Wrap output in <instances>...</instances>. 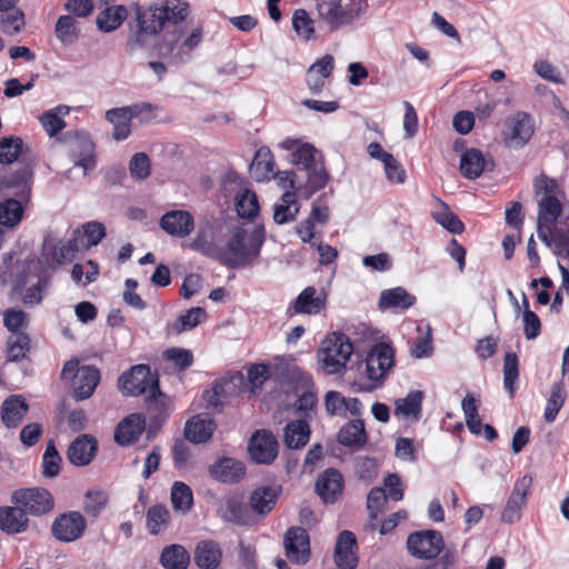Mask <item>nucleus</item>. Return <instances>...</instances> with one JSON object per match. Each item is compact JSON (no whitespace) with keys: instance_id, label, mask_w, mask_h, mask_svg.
<instances>
[{"instance_id":"f257e3e1","label":"nucleus","mask_w":569,"mask_h":569,"mask_svg":"<svg viewBox=\"0 0 569 569\" xmlns=\"http://www.w3.org/2000/svg\"><path fill=\"white\" fill-rule=\"evenodd\" d=\"M131 9L136 13L137 28L127 41L129 52L143 48L148 36L159 34L166 26L178 24L189 14V3L184 0H164L148 8L134 3Z\"/></svg>"},{"instance_id":"f03ea898","label":"nucleus","mask_w":569,"mask_h":569,"mask_svg":"<svg viewBox=\"0 0 569 569\" xmlns=\"http://www.w3.org/2000/svg\"><path fill=\"white\" fill-rule=\"evenodd\" d=\"M264 240L266 231L262 224L256 226L251 231L236 227L226 247H219L216 260L231 269L249 266L260 256Z\"/></svg>"},{"instance_id":"7ed1b4c3","label":"nucleus","mask_w":569,"mask_h":569,"mask_svg":"<svg viewBox=\"0 0 569 569\" xmlns=\"http://www.w3.org/2000/svg\"><path fill=\"white\" fill-rule=\"evenodd\" d=\"M203 40V30L198 27L189 34H184L182 29H174L172 32L163 34L159 43V54L168 63L180 66L192 59V52Z\"/></svg>"},{"instance_id":"20e7f679","label":"nucleus","mask_w":569,"mask_h":569,"mask_svg":"<svg viewBox=\"0 0 569 569\" xmlns=\"http://www.w3.org/2000/svg\"><path fill=\"white\" fill-rule=\"evenodd\" d=\"M353 352V345L342 332H332L322 341L318 359L322 370L328 375H340L345 371Z\"/></svg>"},{"instance_id":"39448f33","label":"nucleus","mask_w":569,"mask_h":569,"mask_svg":"<svg viewBox=\"0 0 569 569\" xmlns=\"http://www.w3.org/2000/svg\"><path fill=\"white\" fill-rule=\"evenodd\" d=\"M366 377L368 383L361 387L363 391H373L385 383L395 366V350L386 342L375 343L368 351L366 359Z\"/></svg>"},{"instance_id":"423d86ee","label":"nucleus","mask_w":569,"mask_h":569,"mask_svg":"<svg viewBox=\"0 0 569 569\" xmlns=\"http://www.w3.org/2000/svg\"><path fill=\"white\" fill-rule=\"evenodd\" d=\"M118 387L127 397L160 393L158 373L153 372L149 365H136L124 371L118 379Z\"/></svg>"},{"instance_id":"0eeeda50","label":"nucleus","mask_w":569,"mask_h":569,"mask_svg":"<svg viewBox=\"0 0 569 569\" xmlns=\"http://www.w3.org/2000/svg\"><path fill=\"white\" fill-rule=\"evenodd\" d=\"M319 18L325 21L331 31L350 26L361 12L360 3L349 2L342 4L340 0H322L317 4Z\"/></svg>"},{"instance_id":"6e6552de","label":"nucleus","mask_w":569,"mask_h":569,"mask_svg":"<svg viewBox=\"0 0 569 569\" xmlns=\"http://www.w3.org/2000/svg\"><path fill=\"white\" fill-rule=\"evenodd\" d=\"M11 502L21 507L26 516L34 517L43 516L54 507L51 492L40 487L14 490L11 495Z\"/></svg>"},{"instance_id":"1a4fd4ad","label":"nucleus","mask_w":569,"mask_h":569,"mask_svg":"<svg viewBox=\"0 0 569 569\" xmlns=\"http://www.w3.org/2000/svg\"><path fill=\"white\" fill-rule=\"evenodd\" d=\"M407 548L418 559H435L445 551V542L437 530L416 531L408 536Z\"/></svg>"},{"instance_id":"9d476101","label":"nucleus","mask_w":569,"mask_h":569,"mask_svg":"<svg viewBox=\"0 0 569 569\" xmlns=\"http://www.w3.org/2000/svg\"><path fill=\"white\" fill-rule=\"evenodd\" d=\"M87 520L79 511L58 515L51 525V535L60 542H74L86 532Z\"/></svg>"},{"instance_id":"9b49d317","label":"nucleus","mask_w":569,"mask_h":569,"mask_svg":"<svg viewBox=\"0 0 569 569\" xmlns=\"http://www.w3.org/2000/svg\"><path fill=\"white\" fill-rule=\"evenodd\" d=\"M70 140V156L74 161V166L83 169L84 172L96 168V144L90 134L86 131H73L67 133Z\"/></svg>"},{"instance_id":"f8f14e48","label":"nucleus","mask_w":569,"mask_h":569,"mask_svg":"<svg viewBox=\"0 0 569 569\" xmlns=\"http://www.w3.org/2000/svg\"><path fill=\"white\" fill-rule=\"evenodd\" d=\"M562 212V204L555 194L543 196L538 202L537 236L550 246L552 226Z\"/></svg>"},{"instance_id":"ddd939ff","label":"nucleus","mask_w":569,"mask_h":569,"mask_svg":"<svg viewBox=\"0 0 569 569\" xmlns=\"http://www.w3.org/2000/svg\"><path fill=\"white\" fill-rule=\"evenodd\" d=\"M278 447L277 438L270 431L258 430L251 436L248 450L257 463L270 465L278 456Z\"/></svg>"},{"instance_id":"4468645a","label":"nucleus","mask_w":569,"mask_h":569,"mask_svg":"<svg viewBox=\"0 0 569 569\" xmlns=\"http://www.w3.org/2000/svg\"><path fill=\"white\" fill-rule=\"evenodd\" d=\"M287 558L298 565H305L310 558V540L308 531L301 527H291L284 535Z\"/></svg>"},{"instance_id":"2eb2a0df","label":"nucleus","mask_w":569,"mask_h":569,"mask_svg":"<svg viewBox=\"0 0 569 569\" xmlns=\"http://www.w3.org/2000/svg\"><path fill=\"white\" fill-rule=\"evenodd\" d=\"M506 126L509 130L506 133V141L513 148H522L535 132L533 119L525 111H519L509 118Z\"/></svg>"},{"instance_id":"dca6fc26","label":"nucleus","mask_w":569,"mask_h":569,"mask_svg":"<svg viewBox=\"0 0 569 569\" xmlns=\"http://www.w3.org/2000/svg\"><path fill=\"white\" fill-rule=\"evenodd\" d=\"M532 483V478L523 476L516 481L507 503L501 512V520L507 523H513L519 520L521 509L526 505L527 496Z\"/></svg>"},{"instance_id":"f3484780","label":"nucleus","mask_w":569,"mask_h":569,"mask_svg":"<svg viewBox=\"0 0 569 569\" xmlns=\"http://www.w3.org/2000/svg\"><path fill=\"white\" fill-rule=\"evenodd\" d=\"M345 481L341 472L335 468L322 471L316 481L315 489L326 503H333L342 495Z\"/></svg>"},{"instance_id":"a211bd4d","label":"nucleus","mask_w":569,"mask_h":569,"mask_svg":"<svg viewBox=\"0 0 569 569\" xmlns=\"http://www.w3.org/2000/svg\"><path fill=\"white\" fill-rule=\"evenodd\" d=\"M159 224L168 234L184 238L193 231L194 219L187 210H170L160 218Z\"/></svg>"},{"instance_id":"6ab92c4d","label":"nucleus","mask_w":569,"mask_h":569,"mask_svg":"<svg viewBox=\"0 0 569 569\" xmlns=\"http://www.w3.org/2000/svg\"><path fill=\"white\" fill-rule=\"evenodd\" d=\"M459 168L465 178L475 180L485 171H492L495 162L490 156L486 157L479 149L471 148L462 153Z\"/></svg>"},{"instance_id":"aec40b11","label":"nucleus","mask_w":569,"mask_h":569,"mask_svg":"<svg viewBox=\"0 0 569 569\" xmlns=\"http://www.w3.org/2000/svg\"><path fill=\"white\" fill-rule=\"evenodd\" d=\"M327 298L323 295H317L315 287L305 288L288 307L287 315H318L326 308Z\"/></svg>"},{"instance_id":"412c9836","label":"nucleus","mask_w":569,"mask_h":569,"mask_svg":"<svg viewBox=\"0 0 569 569\" xmlns=\"http://www.w3.org/2000/svg\"><path fill=\"white\" fill-rule=\"evenodd\" d=\"M357 539L353 532L339 533L335 548V562L339 569H355L358 565Z\"/></svg>"},{"instance_id":"4be33fe9","label":"nucleus","mask_w":569,"mask_h":569,"mask_svg":"<svg viewBox=\"0 0 569 569\" xmlns=\"http://www.w3.org/2000/svg\"><path fill=\"white\" fill-rule=\"evenodd\" d=\"M98 442L91 435L78 436L68 447L67 458L71 465L83 467L89 465L96 457Z\"/></svg>"},{"instance_id":"5701e85b","label":"nucleus","mask_w":569,"mask_h":569,"mask_svg":"<svg viewBox=\"0 0 569 569\" xmlns=\"http://www.w3.org/2000/svg\"><path fill=\"white\" fill-rule=\"evenodd\" d=\"M146 428V418L132 413L123 418L114 430V441L120 446H130L138 441Z\"/></svg>"},{"instance_id":"b1692460","label":"nucleus","mask_w":569,"mask_h":569,"mask_svg":"<svg viewBox=\"0 0 569 569\" xmlns=\"http://www.w3.org/2000/svg\"><path fill=\"white\" fill-rule=\"evenodd\" d=\"M100 382V371L93 366H82L73 378V397L86 400L92 396Z\"/></svg>"},{"instance_id":"393cba45","label":"nucleus","mask_w":569,"mask_h":569,"mask_svg":"<svg viewBox=\"0 0 569 569\" xmlns=\"http://www.w3.org/2000/svg\"><path fill=\"white\" fill-rule=\"evenodd\" d=\"M209 471L211 477L217 481L237 483L243 478L246 467L241 461L226 457L210 466Z\"/></svg>"},{"instance_id":"a878e982","label":"nucleus","mask_w":569,"mask_h":569,"mask_svg":"<svg viewBox=\"0 0 569 569\" xmlns=\"http://www.w3.org/2000/svg\"><path fill=\"white\" fill-rule=\"evenodd\" d=\"M138 107L113 108L106 112V119L113 126L112 137L117 141L126 140L131 133V120Z\"/></svg>"},{"instance_id":"bb28decb","label":"nucleus","mask_w":569,"mask_h":569,"mask_svg":"<svg viewBox=\"0 0 569 569\" xmlns=\"http://www.w3.org/2000/svg\"><path fill=\"white\" fill-rule=\"evenodd\" d=\"M29 528L28 516L18 506L0 507V530L7 535H17Z\"/></svg>"},{"instance_id":"cd10ccee","label":"nucleus","mask_w":569,"mask_h":569,"mask_svg":"<svg viewBox=\"0 0 569 569\" xmlns=\"http://www.w3.org/2000/svg\"><path fill=\"white\" fill-rule=\"evenodd\" d=\"M28 411L26 399L21 395H11L1 405V420L7 428H17Z\"/></svg>"},{"instance_id":"c85d7f7f","label":"nucleus","mask_w":569,"mask_h":569,"mask_svg":"<svg viewBox=\"0 0 569 569\" xmlns=\"http://www.w3.org/2000/svg\"><path fill=\"white\" fill-rule=\"evenodd\" d=\"M222 559L220 545L214 540H201L194 549V562L201 569H216Z\"/></svg>"},{"instance_id":"c756f323","label":"nucleus","mask_w":569,"mask_h":569,"mask_svg":"<svg viewBox=\"0 0 569 569\" xmlns=\"http://www.w3.org/2000/svg\"><path fill=\"white\" fill-rule=\"evenodd\" d=\"M338 442L348 448H361L368 441L365 422L355 419L342 426L337 436Z\"/></svg>"},{"instance_id":"7c9ffc66","label":"nucleus","mask_w":569,"mask_h":569,"mask_svg":"<svg viewBox=\"0 0 569 569\" xmlns=\"http://www.w3.org/2000/svg\"><path fill=\"white\" fill-rule=\"evenodd\" d=\"M276 163L273 154L268 147H261L257 150L250 164V172L259 182L269 181L274 176Z\"/></svg>"},{"instance_id":"2f4dec72","label":"nucleus","mask_w":569,"mask_h":569,"mask_svg":"<svg viewBox=\"0 0 569 569\" xmlns=\"http://www.w3.org/2000/svg\"><path fill=\"white\" fill-rule=\"evenodd\" d=\"M214 427L212 419L193 416L186 422L184 437L190 442L203 443L211 438Z\"/></svg>"},{"instance_id":"473e14b6","label":"nucleus","mask_w":569,"mask_h":569,"mask_svg":"<svg viewBox=\"0 0 569 569\" xmlns=\"http://www.w3.org/2000/svg\"><path fill=\"white\" fill-rule=\"evenodd\" d=\"M416 303V297L402 287L386 289L380 293L379 309L407 310Z\"/></svg>"},{"instance_id":"72a5a7b5","label":"nucleus","mask_w":569,"mask_h":569,"mask_svg":"<svg viewBox=\"0 0 569 569\" xmlns=\"http://www.w3.org/2000/svg\"><path fill=\"white\" fill-rule=\"evenodd\" d=\"M423 397L425 395L421 390H411L405 398L396 400L395 415L415 421L420 420Z\"/></svg>"},{"instance_id":"f704fd0d","label":"nucleus","mask_w":569,"mask_h":569,"mask_svg":"<svg viewBox=\"0 0 569 569\" xmlns=\"http://www.w3.org/2000/svg\"><path fill=\"white\" fill-rule=\"evenodd\" d=\"M279 495L280 490L276 487H259L251 493L250 506L254 512L267 515L276 506Z\"/></svg>"},{"instance_id":"c9c22d12","label":"nucleus","mask_w":569,"mask_h":569,"mask_svg":"<svg viewBox=\"0 0 569 569\" xmlns=\"http://www.w3.org/2000/svg\"><path fill=\"white\" fill-rule=\"evenodd\" d=\"M306 182L303 184L298 186L301 196L306 199H309L312 194L323 189L330 179V176L326 170L323 162L306 171Z\"/></svg>"},{"instance_id":"e433bc0d","label":"nucleus","mask_w":569,"mask_h":569,"mask_svg":"<svg viewBox=\"0 0 569 569\" xmlns=\"http://www.w3.org/2000/svg\"><path fill=\"white\" fill-rule=\"evenodd\" d=\"M212 230L213 224L210 221L201 222L191 242V248L216 260L219 246L213 242Z\"/></svg>"},{"instance_id":"4c0bfd02","label":"nucleus","mask_w":569,"mask_h":569,"mask_svg":"<svg viewBox=\"0 0 569 569\" xmlns=\"http://www.w3.org/2000/svg\"><path fill=\"white\" fill-rule=\"evenodd\" d=\"M310 437L309 425L303 420H293L287 423L283 433L284 445L290 449H300L306 446Z\"/></svg>"},{"instance_id":"58836bf2","label":"nucleus","mask_w":569,"mask_h":569,"mask_svg":"<svg viewBox=\"0 0 569 569\" xmlns=\"http://www.w3.org/2000/svg\"><path fill=\"white\" fill-rule=\"evenodd\" d=\"M160 563L166 569H187L190 563V555L181 545H170L163 548Z\"/></svg>"},{"instance_id":"ea45409f","label":"nucleus","mask_w":569,"mask_h":569,"mask_svg":"<svg viewBox=\"0 0 569 569\" xmlns=\"http://www.w3.org/2000/svg\"><path fill=\"white\" fill-rule=\"evenodd\" d=\"M146 401L151 423L160 427L170 415L168 397L160 390L159 395L148 393Z\"/></svg>"},{"instance_id":"a19ab883","label":"nucleus","mask_w":569,"mask_h":569,"mask_svg":"<svg viewBox=\"0 0 569 569\" xmlns=\"http://www.w3.org/2000/svg\"><path fill=\"white\" fill-rule=\"evenodd\" d=\"M128 16V9L120 4L107 7L97 17V26L102 32H111L118 29Z\"/></svg>"},{"instance_id":"79ce46f5","label":"nucleus","mask_w":569,"mask_h":569,"mask_svg":"<svg viewBox=\"0 0 569 569\" xmlns=\"http://www.w3.org/2000/svg\"><path fill=\"white\" fill-rule=\"evenodd\" d=\"M222 518L236 525L249 523V511L239 496L227 497L223 502Z\"/></svg>"},{"instance_id":"37998d69","label":"nucleus","mask_w":569,"mask_h":569,"mask_svg":"<svg viewBox=\"0 0 569 569\" xmlns=\"http://www.w3.org/2000/svg\"><path fill=\"white\" fill-rule=\"evenodd\" d=\"M433 220L453 234H460L465 231V224L459 217L453 213L447 203L438 199L437 210L432 212Z\"/></svg>"},{"instance_id":"c03bdc74","label":"nucleus","mask_w":569,"mask_h":569,"mask_svg":"<svg viewBox=\"0 0 569 569\" xmlns=\"http://www.w3.org/2000/svg\"><path fill=\"white\" fill-rule=\"evenodd\" d=\"M299 212V207L293 191L284 192L281 202L274 204L273 220L278 224H284L293 221Z\"/></svg>"},{"instance_id":"a18cd8bd","label":"nucleus","mask_w":569,"mask_h":569,"mask_svg":"<svg viewBox=\"0 0 569 569\" xmlns=\"http://www.w3.org/2000/svg\"><path fill=\"white\" fill-rule=\"evenodd\" d=\"M31 348L30 337L24 332L10 335L7 345L6 353L7 360L17 362L27 357Z\"/></svg>"},{"instance_id":"49530a36","label":"nucleus","mask_w":569,"mask_h":569,"mask_svg":"<svg viewBox=\"0 0 569 569\" xmlns=\"http://www.w3.org/2000/svg\"><path fill=\"white\" fill-rule=\"evenodd\" d=\"M318 156L320 153L312 144L301 143L291 152V162L298 171L306 172L322 162L317 159Z\"/></svg>"},{"instance_id":"de8ad7c7","label":"nucleus","mask_w":569,"mask_h":569,"mask_svg":"<svg viewBox=\"0 0 569 569\" xmlns=\"http://www.w3.org/2000/svg\"><path fill=\"white\" fill-rule=\"evenodd\" d=\"M234 204L237 213L243 219H253L259 213V202L256 192L242 189L236 194Z\"/></svg>"},{"instance_id":"09e8293b","label":"nucleus","mask_w":569,"mask_h":569,"mask_svg":"<svg viewBox=\"0 0 569 569\" xmlns=\"http://www.w3.org/2000/svg\"><path fill=\"white\" fill-rule=\"evenodd\" d=\"M56 37L63 44H73L79 39L80 29L71 14L60 16L54 27Z\"/></svg>"},{"instance_id":"8fccbe9b","label":"nucleus","mask_w":569,"mask_h":569,"mask_svg":"<svg viewBox=\"0 0 569 569\" xmlns=\"http://www.w3.org/2000/svg\"><path fill=\"white\" fill-rule=\"evenodd\" d=\"M519 378V359L515 352H507L503 358V388L510 398L515 396Z\"/></svg>"},{"instance_id":"3c124183","label":"nucleus","mask_w":569,"mask_h":569,"mask_svg":"<svg viewBox=\"0 0 569 569\" xmlns=\"http://www.w3.org/2000/svg\"><path fill=\"white\" fill-rule=\"evenodd\" d=\"M31 179V171L28 168H22L7 177L1 186L3 188L17 189L16 196L20 199H28L30 193L29 181Z\"/></svg>"},{"instance_id":"603ef678","label":"nucleus","mask_w":569,"mask_h":569,"mask_svg":"<svg viewBox=\"0 0 569 569\" xmlns=\"http://www.w3.org/2000/svg\"><path fill=\"white\" fill-rule=\"evenodd\" d=\"M21 200L9 198L0 202V224L14 227L21 221L23 214Z\"/></svg>"},{"instance_id":"864d4df0","label":"nucleus","mask_w":569,"mask_h":569,"mask_svg":"<svg viewBox=\"0 0 569 569\" xmlns=\"http://www.w3.org/2000/svg\"><path fill=\"white\" fill-rule=\"evenodd\" d=\"M62 458L59 455L54 440L47 442L44 453L42 456V476L44 478H54L60 473Z\"/></svg>"},{"instance_id":"5fc2aeb1","label":"nucleus","mask_w":569,"mask_h":569,"mask_svg":"<svg viewBox=\"0 0 569 569\" xmlns=\"http://www.w3.org/2000/svg\"><path fill=\"white\" fill-rule=\"evenodd\" d=\"M292 28L297 36L305 40H312L316 38L315 21L309 16L307 10L300 8L295 10L292 14Z\"/></svg>"},{"instance_id":"6e6d98bb","label":"nucleus","mask_w":569,"mask_h":569,"mask_svg":"<svg viewBox=\"0 0 569 569\" xmlns=\"http://www.w3.org/2000/svg\"><path fill=\"white\" fill-rule=\"evenodd\" d=\"M169 520L170 512L163 505L151 506L147 511V528L151 535H159Z\"/></svg>"},{"instance_id":"4d7b16f0","label":"nucleus","mask_w":569,"mask_h":569,"mask_svg":"<svg viewBox=\"0 0 569 569\" xmlns=\"http://www.w3.org/2000/svg\"><path fill=\"white\" fill-rule=\"evenodd\" d=\"M207 318L206 310L201 307H193L180 315L179 318L172 323V329L176 333H181L187 330H192Z\"/></svg>"},{"instance_id":"13d9d810","label":"nucleus","mask_w":569,"mask_h":569,"mask_svg":"<svg viewBox=\"0 0 569 569\" xmlns=\"http://www.w3.org/2000/svg\"><path fill=\"white\" fill-rule=\"evenodd\" d=\"M171 502L176 510L188 512L193 505L191 488L181 481H176L171 488Z\"/></svg>"},{"instance_id":"bf43d9fd","label":"nucleus","mask_w":569,"mask_h":569,"mask_svg":"<svg viewBox=\"0 0 569 569\" xmlns=\"http://www.w3.org/2000/svg\"><path fill=\"white\" fill-rule=\"evenodd\" d=\"M566 400V391L561 382L552 385L550 396L545 409V419L547 422H553Z\"/></svg>"},{"instance_id":"052dcab7","label":"nucleus","mask_w":569,"mask_h":569,"mask_svg":"<svg viewBox=\"0 0 569 569\" xmlns=\"http://www.w3.org/2000/svg\"><path fill=\"white\" fill-rule=\"evenodd\" d=\"M23 140L19 137H8L0 140V163H12L22 152Z\"/></svg>"},{"instance_id":"680f3d73","label":"nucleus","mask_w":569,"mask_h":569,"mask_svg":"<svg viewBox=\"0 0 569 569\" xmlns=\"http://www.w3.org/2000/svg\"><path fill=\"white\" fill-rule=\"evenodd\" d=\"M0 18V28L2 32L9 36L19 33L26 24L24 13L16 7Z\"/></svg>"},{"instance_id":"e2e57ef3","label":"nucleus","mask_w":569,"mask_h":569,"mask_svg":"<svg viewBox=\"0 0 569 569\" xmlns=\"http://www.w3.org/2000/svg\"><path fill=\"white\" fill-rule=\"evenodd\" d=\"M355 471L358 478L367 483L378 476V462L375 458L360 456L355 459Z\"/></svg>"},{"instance_id":"0e129e2a","label":"nucleus","mask_w":569,"mask_h":569,"mask_svg":"<svg viewBox=\"0 0 569 569\" xmlns=\"http://www.w3.org/2000/svg\"><path fill=\"white\" fill-rule=\"evenodd\" d=\"M163 359L171 361L178 371H183L193 363V355L190 350L183 348H169L163 351Z\"/></svg>"},{"instance_id":"69168bd1","label":"nucleus","mask_w":569,"mask_h":569,"mask_svg":"<svg viewBox=\"0 0 569 569\" xmlns=\"http://www.w3.org/2000/svg\"><path fill=\"white\" fill-rule=\"evenodd\" d=\"M129 171L133 179L144 180L150 176V159L144 152H137L129 162Z\"/></svg>"},{"instance_id":"338daca9","label":"nucleus","mask_w":569,"mask_h":569,"mask_svg":"<svg viewBox=\"0 0 569 569\" xmlns=\"http://www.w3.org/2000/svg\"><path fill=\"white\" fill-rule=\"evenodd\" d=\"M387 503V491L381 487L372 488L367 497V508L371 520H376Z\"/></svg>"},{"instance_id":"774afa93","label":"nucleus","mask_w":569,"mask_h":569,"mask_svg":"<svg viewBox=\"0 0 569 569\" xmlns=\"http://www.w3.org/2000/svg\"><path fill=\"white\" fill-rule=\"evenodd\" d=\"M346 401L347 398L340 392L335 390L328 391L325 397V407L328 416L346 418Z\"/></svg>"}]
</instances>
